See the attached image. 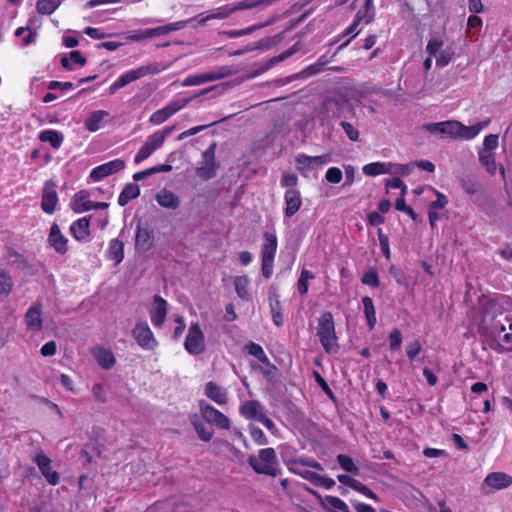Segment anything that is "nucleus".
<instances>
[{
    "mask_svg": "<svg viewBox=\"0 0 512 512\" xmlns=\"http://www.w3.org/2000/svg\"><path fill=\"white\" fill-rule=\"evenodd\" d=\"M490 123V119L478 122L471 126H466L456 120H447L442 122L430 123L424 126V129L432 134H440L443 137L460 140L474 139Z\"/></svg>",
    "mask_w": 512,
    "mask_h": 512,
    "instance_id": "1",
    "label": "nucleus"
},
{
    "mask_svg": "<svg viewBox=\"0 0 512 512\" xmlns=\"http://www.w3.org/2000/svg\"><path fill=\"white\" fill-rule=\"evenodd\" d=\"M272 0H242L237 3L226 4L206 13L197 15L198 25H205L210 20H224L229 18L233 13L240 10H247L257 7L261 4H270Z\"/></svg>",
    "mask_w": 512,
    "mask_h": 512,
    "instance_id": "2",
    "label": "nucleus"
},
{
    "mask_svg": "<svg viewBox=\"0 0 512 512\" xmlns=\"http://www.w3.org/2000/svg\"><path fill=\"white\" fill-rule=\"evenodd\" d=\"M316 335L326 353L336 352L339 348L338 337L335 330V322L331 312H323L318 320Z\"/></svg>",
    "mask_w": 512,
    "mask_h": 512,
    "instance_id": "3",
    "label": "nucleus"
},
{
    "mask_svg": "<svg viewBox=\"0 0 512 512\" xmlns=\"http://www.w3.org/2000/svg\"><path fill=\"white\" fill-rule=\"evenodd\" d=\"M248 463L257 474L276 477L280 474L279 462L274 448L260 449L257 455H250Z\"/></svg>",
    "mask_w": 512,
    "mask_h": 512,
    "instance_id": "4",
    "label": "nucleus"
},
{
    "mask_svg": "<svg viewBox=\"0 0 512 512\" xmlns=\"http://www.w3.org/2000/svg\"><path fill=\"white\" fill-rule=\"evenodd\" d=\"M165 67H163L160 63L153 62L148 65H143L137 67L135 69L129 70L123 73L117 80H115L109 87V94H115L119 89L124 86L143 78L150 74H159L161 73Z\"/></svg>",
    "mask_w": 512,
    "mask_h": 512,
    "instance_id": "5",
    "label": "nucleus"
},
{
    "mask_svg": "<svg viewBox=\"0 0 512 512\" xmlns=\"http://www.w3.org/2000/svg\"><path fill=\"white\" fill-rule=\"evenodd\" d=\"M176 126H167L149 135L134 157V163L140 164L149 158L156 150L160 149L165 139L171 135Z\"/></svg>",
    "mask_w": 512,
    "mask_h": 512,
    "instance_id": "6",
    "label": "nucleus"
},
{
    "mask_svg": "<svg viewBox=\"0 0 512 512\" xmlns=\"http://www.w3.org/2000/svg\"><path fill=\"white\" fill-rule=\"evenodd\" d=\"M277 247V236L274 233L265 232L263 234V244L261 246V271L262 275L266 279H269L273 274Z\"/></svg>",
    "mask_w": 512,
    "mask_h": 512,
    "instance_id": "7",
    "label": "nucleus"
},
{
    "mask_svg": "<svg viewBox=\"0 0 512 512\" xmlns=\"http://www.w3.org/2000/svg\"><path fill=\"white\" fill-rule=\"evenodd\" d=\"M216 143H212L203 153L202 161L196 168V174L202 180H209L216 176L220 164L215 159Z\"/></svg>",
    "mask_w": 512,
    "mask_h": 512,
    "instance_id": "8",
    "label": "nucleus"
},
{
    "mask_svg": "<svg viewBox=\"0 0 512 512\" xmlns=\"http://www.w3.org/2000/svg\"><path fill=\"white\" fill-rule=\"evenodd\" d=\"M131 333L136 343L143 350H153L158 346V341L154 337L152 330L145 321H138L132 329Z\"/></svg>",
    "mask_w": 512,
    "mask_h": 512,
    "instance_id": "9",
    "label": "nucleus"
},
{
    "mask_svg": "<svg viewBox=\"0 0 512 512\" xmlns=\"http://www.w3.org/2000/svg\"><path fill=\"white\" fill-rule=\"evenodd\" d=\"M184 347L191 355H199L205 350V337L198 323H192L185 338Z\"/></svg>",
    "mask_w": 512,
    "mask_h": 512,
    "instance_id": "10",
    "label": "nucleus"
},
{
    "mask_svg": "<svg viewBox=\"0 0 512 512\" xmlns=\"http://www.w3.org/2000/svg\"><path fill=\"white\" fill-rule=\"evenodd\" d=\"M192 99V97L181 98L170 102L163 108L158 109L157 111L152 113V115L149 118L150 123L153 125H160L164 123L175 113L186 107Z\"/></svg>",
    "mask_w": 512,
    "mask_h": 512,
    "instance_id": "11",
    "label": "nucleus"
},
{
    "mask_svg": "<svg viewBox=\"0 0 512 512\" xmlns=\"http://www.w3.org/2000/svg\"><path fill=\"white\" fill-rule=\"evenodd\" d=\"M199 409L202 418L221 429H229L230 428V420L226 415L220 412L218 409L208 404L206 401L201 400L199 402Z\"/></svg>",
    "mask_w": 512,
    "mask_h": 512,
    "instance_id": "12",
    "label": "nucleus"
},
{
    "mask_svg": "<svg viewBox=\"0 0 512 512\" xmlns=\"http://www.w3.org/2000/svg\"><path fill=\"white\" fill-rule=\"evenodd\" d=\"M512 485V476L505 472H491L487 474L482 483V491L485 493L502 490Z\"/></svg>",
    "mask_w": 512,
    "mask_h": 512,
    "instance_id": "13",
    "label": "nucleus"
},
{
    "mask_svg": "<svg viewBox=\"0 0 512 512\" xmlns=\"http://www.w3.org/2000/svg\"><path fill=\"white\" fill-rule=\"evenodd\" d=\"M33 462L36 463L41 474L50 485L55 486L60 482L59 473L52 469V461L43 451L35 454Z\"/></svg>",
    "mask_w": 512,
    "mask_h": 512,
    "instance_id": "14",
    "label": "nucleus"
},
{
    "mask_svg": "<svg viewBox=\"0 0 512 512\" xmlns=\"http://www.w3.org/2000/svg\"><path fill=\"white\" fill-rule=\"evenodd\" d=\"M288 470L291 473H294V474L302 477L303 479L309 481L313 485L327 489V490L332 489L336 484L332 478L320 475V474H318L314 471L308 470L307 468H304V467L288 468Z\"/></svg>",
    "mask_w": 512,
    "mask_h": 512,
    "instance_id": "15",
    "label": "nucleus"
},
{
    "mask_svg": "<svg viewBox=\"0 0 512 512\" xmlns=\"http://www.w3.org/2000/svg\"><path fill=\"white\" fill-rule=\"evenodd\" d=\"M56 182L52 179L45 181L42 190L41 209L46 214H53L58 204V195L56 191Z\"/></svg>",
    "mask_w": 512,
    "mask_h": 512,
    "instance_id": "16",
    "label": "nucleus"
},
{
    "mask_svg": "<svg viewBox=\"0 0 512 512\" xmlns=\"http://www.w3.org/2000/svg\"><path fill=\"white\" fill-rule=\"evenodd\" d=\"M125 168V161L122 159H114L93 168L89 178L94 181H100L110 175H113Z\"/></svg>",
    "mask_w": 512,
    "mask_h": 512,
    "instance_id": "17",
    "label": "nucleus"
},
{
    "mask_svg": "<svg viewBox=\"0 0 512 512\" xmlns=\"http://www.w3.org/2000/svg\"><path fill=\"white\" fill-rule=\"evenodd\" d=\"M168 302L160 295L153 297V305L149 311L150 320L154 327L160 328L166 321Z\"/></svg>",
    "mask_w": 512,
    "mask_h": 512,
    "instance_id": "18",
    "label": "nucleus"
},
{
    "mask_svg": "<svg viewBox=\"0 0 512 512\" xmlns=\"http://www.w3.org/2000/svg\"><path fill=\"white\" fill-rule=\"evenodd\" d=\"M24 323L26 329L33 333L40 332L43 328L42 305L34 303L25 313Z\"/></svg>",
    "mask_w": 512,
    "mask_h": 512,
    "instance_id": "19",
    "label": "nucleus"
},
{
    "mask_svg": "<svg viewBox=\"0 0 512 512\" xmlns=\"http://www.w3.org/2000/svg\"><path fill=\"white\" fill-rule=\"evenodd\" d=\"M284 216L291 218L294 216L302 206L301 193L297 189H287L284 194Z\"/></svg>",
    "mask_w": 512,
    "mask_h": 512,
    "instance_id": "20",
    "label": "nucleus"
},
{
    "mask_svg": "<svg viewBox=\"0 0 512 512\" xmlns=\"http://www.w3.org/2000/svg\"><path fill=\"white\" fill-rule=\"evenodd\" d=\"M240 413L246 419L260 422L266 415L264 407L259 401L249 400L240 407Z\"/></svg>",
    "mask_w": 512,
    "mask_h": 512,
    "instance_id": "21",
    "label": "nucleus"
},
{
    "mask_svg": "<svg viewBox=\"0 0 512 512\" xmlns=\"http://www.w3.org/2000/svg\"><path fill=\"white\" fill-rule=\"evenodd\" d=\"M70 207L77 214L93 210V201L90 200V193L87 190H80L75 193Z\"/></svg>",
    "mask_w": 512,
    "mask_h": 512,
    "instance_id": "22",
    "label": "nucleus"
},
{
    "mask_svg": "<svg viewBox=\"0 0 512 512\" xmlns=\"http://www.w3.org/2000/svg\"><path fill=\"white\" fill-rule=\"evenodd\" d=\"M92 355L98 365L103 369H111L116 363V359L112 351L103 346L95 347L92 350Z\"/></svg>",
    "mask_w": 512,
    "mask_h": 512,
    "instance_id": "23",
    "label": "nucleus"
},
{
    "mask_svg": "<svg viewBox=\"0 0 512 512\" xmlns=\"http://www.w3.org/2000/svg\"><path fill=\"white\" fill-rule=\"evenodd\" d=\"M48 241L58 253L65 254L68 250L67 238L61 233L60 228L57 224H53L50 228Z\"/></svg>",
    "mask_w": 512,
    "mask_h": 512,
    "instance_id": "24",
    "label": "nucleus"
},
{
    "mask_svg": "<svg viewBox=\"0 0 512 512\" xmlns=\"http://www.w3.org/2000/svg\"><path fill=\"white\" fill-rule=\"evenodd\" d=\"M204 394L218 405H225L228 402L225 389L213 381H209L205 384Z\"/></svg>",
    "mask_w": 512,
    "mask_h": 512,
    "instance_id": "25",
    "label": "nucleus"
},
{
    "mask_svg": "<svg viewBox=\"0 0 512 512\" xmlns=\"http://www.w3.org/2000/svg\"><path fill=\"white\" fill-rule=\"evenodd\" d=\"M223 77H225V74L218 73V72H207V73H202V74H197V75H189L188 77H186L183 80L182 86H184V87L196 86V85H200V84L207 83L210 81L219 80V79H222Z\"/></svg>",
    "mask_w": 512,
    "mask_h": 512,
    "instance_id": "26",
    "label": "nucleus"
},
{
    "mask_svg": "<svg viewBox=\"0 0 512 512\" xmlns=\"http://www.w3.org/2000/svg\"><path fill=\"white\" fill-rule=\"evenodd\" d=\"M109 113L105 110L93 111L84 121V126L89 132H96L104 126Z\"/></svg>",
    "mask_w": 512,
    "mask_h": 512,
    "instance_id": "27",
    "label": "nucleus"
},
{
    "mask_svg": "<svg viewBox=\"0 0 512 512\" xmlns=\"http://www.w3.org/2000/svg\"><path fill=\"white\" fill-rule=\"evenodd\" d=\"M157 203L164 208L175 210L180 205L179 197L172 191L162 189L156 194Z\"/></svg>",
    "mask_w": 512,
    "mask_h": 512,
    "instance_id": "28",
    "label": "nucleus"
},
{
    "mask_svg": "<svg viewBox=\"0 0 512 512\" xmlns=\"http://www.w3.org/2000/svg\"><path fill=\"white\" fill-rule=\"evenodd\" d=\"M90 218L91 217H83L71 224L70 232L76 240L83 241L89 236Z\"/></svg>",
    "mask_w": 512,
    "mask_h": 512,
    "instance_id": "29",
    "label": "nucleus"
},
{
    "mask_svg": "<svg viewBox=\"0 0 512 512\" xmlns=\"http://www.w3.org/2000/svg\"><path fill=\"white\" fill-rule=\"evenodd\" d=\"M107 258L114 261L116 265L122 262L124 258V243L121 240L115 238L109 242Z\"/></svg>",
    "mask_w": 512,
    "mask_h": 512,
    "instance_id": "30",
    "label": "nucleus"
},
{
    "mask_svg": "<svg viewBox=\"0 0 512 512\" xmlns=\"http://www.w3.org/2000/svg\"><path fill=\"white\" fill-rule=\"evenodd\" d=\"M140 195V187L137 184L127 183L118 196V204L126 206L131 200Z\"/></svg>",
    "mask_w": 512,
    "mask_h": 512,
    "instance_id": "31",
    "label": "nucleus"
},
{
    "mask_svg": "<svg viewBox=\"0 0 512 512\" xmlns=\"http://www.w3.org/2000/svg\"><path fill=\"white\" fill-rule=\"evenodd\" d=\"M153 237L154 234L151 229L148 227H141L140 225L137 226L135 238L137 247L145 250L149 249L152 246Z\"/></svg>",
    "mask_w": 512,
    "mask_h": 512,
    "instance_id": "32",
    "label": "nucleus"
},
{
    "mask_svg": "<svg viewBox=\"0 0 512 512\" xmlns=\"http://www.w3.org/2000/svg\"><path fill=\"white\" fill-rule=\"evenodd\" d=\"M295 164L296 168L303 176H307L310 172L317 170L313 156L298 154L295 157Z\"/></svg>",
    "mask_w": 512,
    "mask_h": 512,
    "instance_id": "33",
    "label": "nucleus"
},
{
    "mask_svg": "<svg viewBox=\"0 0 512 512\" xmlns=\"http://www.w3.org/2000/svg\"><path fill=\"white\" fill-rule=\"evenodd\" d=\"M38 138L42 142H48L54 149L60 148L64 140L63 134L53 129L41 131Z\"/></svg>",
    "mask_w": 512,
    "mask_h": 512,
    "instance_id": "34",
    "label": "nucleus"
},
{
    "mask_svg": "<svg viewBox=\"0 0 512 512\" xmlns=\"http://www.w3.org/2000/svg\"><path fill=\"white\" fill-rule=\"evenodd\" d=\"M322 508L330 512H350L348 505L336 496L327 495L322 500Z\"/></svg>",
    "mask_w": 512,
    "mask_h": 512,
    "instance_id": "35",
    "label": "nucleus"
},
{
    "mask_svg": "<svg viewBox=\"0 0 512 512\" xmlns=\"http://www.w3.org/2000/svg\"><path fill=\"white\" fill-rule=\"evenodd\" d=\"M86 64V58L82 56L78 50L70 52L61 59V65L67 70H73L75 66H84Z\"/></svg>",
    "mask_w": 512,
    "mask_h": 512,
    "instance_id": "36",
    "label": "nucleus"
},
{
    "mask_svg": "<svg viewBox=\"0 0 512 512\" xmlns=\"http://www.w3.org/2000/svg\"><path fill=\"white\" fill-rule=\"evenodd\" d=\"M190 420L195 428L197 435L202 441L208 442L212 439L214 432L211 427L207 426L203 421H201L197 415H193Z\"/></svg>",
    "mask_w": 512,
    "mask_h": 512,
    "instance_id": "37",
    "label": "nucleus"
},
{
    "mask_svg": "<svg viewBox=\"0 0 512 512\" xmlns=\"http://www.w3.org/2000/svg\"><path fill=\"white\" fill-rule=\"evenodd\" d=\"M286 465H287V468L304 467V468H314L319 471L323 470V466L321 465V463H319L318 461H316L313 458L306 457V456H301L298 458L291 459L288 462H286Z\"/></svg>",
    "mask_w": 512,
    "mask_h": 512,
    "instance_id": "38",
    "label": "nucleus"
},
{
    "mask_svg": "<svg viewBox=\"0 0 512 512\" xmlns=\"http://www.w3.org/2000/svg\"><path fill=\"white\" fill-rule=\"evenodd\" d=\"M499 331L503 333L501 341L507 345L506 351L512 352V317L505 316L504 321H499Z\"/></svg>",
    "mask_w": 512,
    "mask_h": 512,
    "instance_id": "39",
    "label": "nucleus"
},
{
    "mask_svg": "<svg viewBox=\"0 0 512 512\" xmlns=\"http://www.w3.org/2000/svg\"><path fill=\"white\" fill-rule=\"evenodd\" d=\"M390 162H373L364 165L363 167V173L367 176H378L382 174H389L390 173Z\"/></svg>",
    "mask_w": 512,
    "mask_h": 512,
    "instance_id": "40",
    "label": "nucleus"
},
{
    "mask_svg": "<svg viewBox=\"0 0 512 512\" xmlns=\"http://www.w3.org/2000/svg\"><path fill=\"white\" fill-rule=\"evenodd\" d=\"M479 161L482 166L485 167L486 171L490 175H494L497 171V164L495 155L493 152L488 151L487 149H482L479 152Z\"/></svg>",
    "mask_w": 512,
    "mask_h": 512,
    "instance_id": "41",
    "label": "nucleus"
},
{
    "mask_svg": "<svg viewBox=\"0 0 512 512\" xmlns=\"http://www.w3.org/2000/svg\"><path fill=\"white\" fill-rule=\"evenodd\" d=\"M362 304L367 324L369 326V329L372 330L374 329L377 322L373 300L371 297L365 296L364 298H362Z\"/></svg>",
    "mask_w": 512,
    "mask_h": 512,
    "instance_id": "42",
    "label": "nucleus"
},
{
    "mask_svg": "<svg viewBox=\"0 0 512 512\" xmlns=\"http://www.w3.org/2000/svg\"><path fill=\"white\" fill-rule=\"evenodd\" d=\"M325 64H326V61H322L321 58H320L318 60V62L307 66L306 68H304L299 73L291 76L289 81L294 80V79H299V78H308V77H311L313 75H316V74H318V73L323 71V67H324Z\"/></svg>",
    "mask_w": 512,
    "mask_h": 512,
    "instance_id": "43",
    "label": "nucleus"
},
{
    "mask_svg": "<svg viewBox=\"0 0 512 512\" xmlns=\"http://www.w3.org/2000/svg\"><path fill=\"white\" fill-rule=\"evenodd\" d=\"M246 351L249 355L257 358L265 366H271V362L261 345L250 342L246 345Z\"/></svg>",
    "mask_w": 512,
    "mask_h": 512,
    "instance_id": "44",
    "label": "nucleus"
},
{
    "mask_svg": "<svg viewBox=\"0 0 512 512\" xmlns=\"http://www.w3.org/2000/svg\"><path fill=\"white\" fill-rule=\"evenodd\" d=\"M315 278V275L307 270L302 269L300 276L297 281V291L300 295L305 296L308 293L309 290V281L313 280Z\"/></svg>",
    "mask_w": 512,
    "mask_h": 512,
    "instance_id": "45",
    "label": "nucleus"
},
{
    "mask_svg": "<svg viewBox=\"0 0 512 512\" xmlns=\"http://www.w3.org/2000/svg\"><path fill=\"white\" fill-rule=\"evenodd\" d=\"M249 284H250V280L246 275L237 276L235 278V280H234L235 291L241 299L249 298V292H248Z\"/></svg>",
    "mask_w": 512,
    "mask_h": 512,
    "instance_id": "46",
    "label": "nucleus"
},
{
    "mask_svg": "<svg viewBox=\"0 0 512 512\" xmlns=\"http://www.w3.org/2000/svg\"><path fill=\"white\" fill-rule=\"evenodd\" d=\"M339 466L346 472L357 475L359 473L358 466L354 463L353 459L346 454H339L336 457Z\"/></svg>",
    "mask_w": 512,
    "mask_h": 512,
    "instance_id": "47",
    "label": "nucleus"
},
{
    "mask_svg": "<svg viewBox=\"0 0 512 512\" xmlns=\"http://www.w3.org/2000/svg\"><path fill=\"white\" fill-rule=\"evenodd\" d=\"M359 18L360 17H355L353 22L342 32L341 37L350 36V38L339 46V50L345 48L350 41L360 33L361 30L358 29L360 24Z\"/></svg>",
    "mask_w": 512,
    "mask_h": 512,
    "instance_id": "48",
    "label": "nucleus"
},
{
    "mask_svg": "<svg viewBox=\"0 0 512 512\" xmlns=\"http://www.w3.org/2000/svg\"><path fill=\"white\" fill-rule=\"evenodd\" d=\"M61 4V0H38L36 7L41 14H52Z\"/></svg>",
    "mask_w": 512,
    "mask_h": 512,
    "instance_id": "49",
    "label": "nucleus"
},
{
    "mask_svg": "<svg viewBox=\"0 0 512 512\" xmlns=\"http://www.w3.org/2000/svg\"><path fill=\"white\" fill-rule=\"evenodd\" d=\"M270 309H271V313H272L273 323L277 327H281L284 323V318H283V314L281 312L282 308H281V303H280L278 297H276L274 301L272 299H270Z\"/></svg>",
    "mask_w": 512,
    "mask_h": 512,
    "instance_id": "50",
    "label": "nucleus"
},
{
    "mask_svg": "<svg viewBox=\"0 0 512 512\" xmlns=\"http://www.w3.org/2000/svg\"><path fill=\"white\" fill-rule=\"evenodd\" d=\"M461 188L469 195L476 194L480 189V184L472 177H463L460 179Z\"/></svg>",
    "mask_w": 512,
    "mask_h": 512,
    "instance_id": "51",
    "label": "nucleus"
},
{
    "mask_svg": "<svg viewBox=\"0 0 512 512\" xmlns=\"http://www.w3.org/2000/svg\"><path fill=\"white\" fill-rule=\"evenodd\" d=\"M12 286L11 276L4 269H0V293L7 296L11 292Z\"/></svg>",
    "mask_w": 512,
    "mask_h": 512,
    "instance_id": "52",
    "label": "nucleus"
},
{
    "mask_svg": "<svg viewBox=\"0 0 512 512\" xmlns=\"http://www.w3.org/2000/svg\"><path fill=\"white\" fill-rule=\"evenodd\" d=\"M431 192L435 194L436 199L433 200L430 205L429 209H436V210H442L444 209L448 204V198L443 194L437 191L434 188H430Z\"/></svg>",
    "mask_w": 512,
    "mask_h": 512,
    "instance_id": "53",
    "label": "nucleus"
},
{
    "mask_svg": "<svg viewBox=\"0 0 512 512\" xmlns=\"http://www.w3.org/2000/svg\"><path fill=\"white\" fill-rule=\"evenodd\" d=\"M361 281L363 284L374 288L380 285L378 273L372 268L364 272Z\"/></svg>",
    "mask_w": 512,
    "mask_h": 512,
    "instance_id": "54",
    "label": "nucleus"
},
{
    "mask_svg": "<svg viewBox=\"0 0 512 512\" xmlns=\"http://www.w3.org/2000/svg\"><path fill=\"white\" fill-rule=\"evenodd\" d=\"M403 342L402 333L399 329L394 328L389 334V348L391 351H398Z\"/></svg>",
    "mask_w": 512,
    "mask_h": 512,
    "instance_id": "55",
    "label": "nucleus"
},
{
    "mask_svg": "<svg viewBox=\"0 0 512 512\" xmlns=\"http://www.w3.org/2000/svg\"><path fill=\"white\" fill-rule=\"evenodd\" d=\"M298 184V177L295 173L284 172L281 176L280 185L283 188L295 189Z\"/></svg>",
    "mask_w": 512,
    "mask_h": 512,
    "instance_id": "56",
    "label": "nucleus"
},
{
    "mask_svg": "<svg viewBox=\"0 0 512 512\" xmlns=\"http://www.w3.org/2000/svg\"><path fill=\"white\" fill-rule=\"evenodd\" d=\"M343 178V173L338 167H330L326 171L325 179L331 184H338Z\"/></svg>",
    "mask_w": 512,
    "mask_h": 512,
    "instance_id": "57",
    "label": "nucleus"
},
{
    "mask_svg": "<svg viewBox=\"0 0 512 512\" xmlns=\"http://www.w3.org/2000/svg\"><path fill=\"white\" fill-rule=\"evenodd\" d=\"M249 431H250L251 438L253 439V441L256 444H258V445L268 444V439H267L266 435L264 434V432L260 428L251 425L249 428Z\"/></svg>",
    "mask_w": 512,
    "mask_h": 512,
    "instance_id": "58",
    "label": "nucleus"
},
{
    "mask_svg": "<svg viewBox=\"0 0 512 512\" xmlns=\"http://www.w3.org/2000/svg\"><path fill=\"white\" fill-rule=\"evenodd\" d=\"M340 126L344 130L346 136L349 138V140L356 142L359 140V130L354 127L351 123L346 121H341Z\"/></svg>",
    "mask_w": 512,
    "mask_h": 512,
    "instance_id": "59",
    "label": "nucleus"
},
{
    "mask_svg": "<svg viewBox=\"0 0 512 512\" xmlns=\"http://www.w3.org/2000/svg\"><path fill=\"white\" fill-rule=\"evenodd\" d=\"M377 235L382 254L386 257V259H390L391 252L388 236L385 235L381 229H378Z\"/></svg>",
    "mask_w": 512,
    "mask_h": 512,
    "instance_id": "60",
    "label": "nucleus"
},
{
    "mask_svg": "<svg viewBox=\"0 0 512 512\" xmlns=\"http://www.w3.org/2000/svg\"><path fill=\"white\" fill-rule=\"evenodd\" d=\"M454 56V51L451 48L442 50L439 56L436 58V65L439 67H445L449 64Z\"/></svg>",
    "mask_w": 512,
    "mask_h": 512,
    "instance_id": "61",
    "label": "nucleus"
},
{
    "mask_svg": "<svg viewBox=\"0 0 512 512\" xmlns=\"http://www.w3.org/2000/svg\"><path fill=\"white\" fill-rule=\"evenodd\" d=\"M179 28H180V23H170L167 25L152 28V32H153L154 37L164 36V35L169 34L172 31L179 29Z\"/></svg>",
    "mask_w": 512,
    "mask_h": 512,
    "instance_id": "62",
    "label": "nucleus"
},
{
    "mask_svg": "<svg viewBox=\"0 0 512 512\" xmlns=\"http://www.w3.org/2000/svg\"><path fill=\"white\" fill-rule=\"evenodd\" d=\"M422 345L418 340H414L407 344L406 346V355L409 360H414L421 352Z\"/></svg>",
    "mask_w": 512,
    "mask_h": 512,
    "instance_id": "63",
    "label": "nucleus"
},
{
    "mask_svg": "<svg viewBox=\"0 0 512 512\" xmlns=\"http://www.w3.org/2000/svg\"><path fill=\"white\" fill-rule=\"evenodd\" d=\"M389 169L391 170L389 174H400L402 176H407L410 174L412 167L409 164H397L390 162Z\"/></svg>",
    "mask_w": 512,
    "mask_h": 512,
    "instance_id": "64",
    "label": "nucleus"
}]
</instances>
